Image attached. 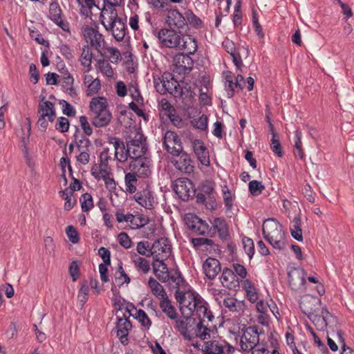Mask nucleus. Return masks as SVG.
Here are the masks:
<instances>
[{"label": "nucleus", "instance_id": "obj_59", "mask_svg": "<svg viewBox=\"0 0 354 354\" xmlns=\"http://www.w3.org/2000/svg\"><path fill=\"white\" fill-rule=\"evenodd\" d=\"M78 3L81 6L82 9L84 10L83 14L88 15V12L91 14V9L95 6L98 10H101L97 5L95 4L94 0H77Z\"/></svg>", "mask_w": 354, "mask_h": 354}, {"label": "nucleus", "instance_id": "obj_61", "mask_svg": "<svg viewBox=\"0 0 354 354\" xmlns=\"http://www.w3.org/2000/svg\"><path fill=\"white\" fill-rule=\"evenodd\" d=\"M101 88V82L98 78L94 79V81H91L87 86L86 95L88 96H92L99 92Z\"/></svg>", "mask_w": 354, "mask_h": 354}, {"label": "nucleus", "instance_id": "obj_53", "mask_svg": "<svg viewBox=\"0 0 354 354\" xmlns=\"http://www.w3.org/2000/svg\"><path fill=\"white\" fill-rule=\"evenodd\" d=\"M134 318L138 319L141 325L144 327L149 328L151 326L152 323L151 319L142 309L136 310V316H134Z\"/></svg>", "mask_w": 354, "mask_h": 354}, {"label": "nucleus", "instance_id": "obj_11", "mask_svg": "<svg viewBox=\"0 0 354 354\" xmlns=\"http://www.w3.org/2000/svg\"><path fill=\"white\" fill-rule=\"evenodd\" d=\"M222 46L232 57V62L236 66V68L241 69V68L243 66V63L240 53V50L243 48L245 53V57H248L250 55V50L248 46H242L241 47L239 46L236 48L233 41L228 38H225L222 43Z\"/></svg>", "mask_w": 354, "mask_h": 354}, {"label": "nucleus", "instance_id": "obj_33", "mask_svg": "<svg viewBox=\"0 0 354 354\" xmlns=\"http://www.w3.org/2000/svg\"><path fill=\"white\" fill-rule=\"evenodd\" d=\"M89 106L91 111L94 114L109 110L107 100L104 97H97L93 98L90 102Z\"/></svg>", "mask_w": 354, "mask_h": 354}, {"label": "nucleus", "instance_id": "obj_64", "mask_svg": "<svg viewBox=\"0 0 354 354\" xmlns=\"http://www.w3.org/2000/svg\"><path fill=\"white\" fill-rule=\"evenodd\" d=\"M66 233L69 240L73 243H77L80 241L79 234L73 225H68L66 227Z\"/></svg>", "mask_w": 354, "mask_h": 354}, {"label": "nucleus", "instance_id": "obj_57", "mask_svg": "<svg viewBox=\"0 0 354 354\" xmlns=\"http://www.w3.org/2000/svg\"><path fill=\"white\" fill-rule=\"evenodd\" d=\"M169 279L176 284V288H178L180 286H183L184 284H187L185 279L178 268H176L174 273L169 274Z\"/></svg>", "mask_w": 354, "mask_h": 354}, {"label": "nucleus", "instance_id": "obj_52", "mask_svg": "<svg viewBox=\"0 0 354 354\" xmlns=\"http://www.w3.org/2000/svg\"><path fill=\"white\" fill-rule=\"evenodd\" d=\"M81 207L82 212H88L93 207V201L92 196L88 193L83 194L80 198Z\"/></svg>", "mask_w": 354, "mask_h": 354}, {"label": "nucleus", "instance_id": "obj_39", "mask_svg": "<svg viewBox=\"0 0 354 354\" xmlns=\"http://www.w3.org/2000/svg\"><path fill=\"white\" fill-rule=\"evenodd\" d=\"M75 131L73 135V139L74 140V142L75 143L77 149H80L81 147H90L93 148L91 140L87 138L85 136L82 135L81 138L79 139L80 134V129L78 127L75 126Z\"/></svg>", "mask_w": 354, "mask_h": 354}, {"label": "nucleus", "instance_id": "obj_1", "mask_svg": "<svg viewBox=\"0 0 354 354\" xmlns=\"http://www.w3.org/2000/svg\"><path fill=\"white\" fill-rule=\"evenodd\" d=\"M263 238L276 250H282L286 247V233L283 226L275 219L269 218L263 224Z\"/></svg>", "mask_w": 354, "mask_h": 354}, {"label": "nucleus", "instance_id": "obj_20", "mask_svg": "<svg viewBox=\"0 0 354 354\" xmlns=\"http://www.w3.org/2000/svg\"><path fill=\"white\" fill-rule=\"evenodd\" d=\"M165 259H160L158 255L153 256V273L157 278L162 281L167 282L169 280V272L167 264L165 263Z\"/></svg>", "mask_w": 354, "mask_h": 354}, {"label": "nucleus", "instance_id": "obj_55", "mask_svg": "<svg viewBox=\"0 0 354 354\" xmlns=\"http://www.w3.org/2000/svg\"><path fill=\"white\" fill-rule=\"evenodd\" d=\"M160 106L161 110L165 112V114L169 118V120H172L174 113H176V109L167 100L162 99L160 102Z\"/></svg>", "mask_w": 354, "mask_h": 354}, {"label": "nucleus", "instance_id": "obj_54", "mask_svg": "<svg viewBox=\"0 0 354 354\" xmlns=\"http://www.w3.org/2000/svg\"><path fill=\"white\" fill-rule=\"evenodd\" d=\"M243 249L250 259H252L254 254V244L253 240L249 237L244 236L242 239Z\"/></svg>", "mask_w": 354, "mask_h": 354}, {"label": "nucleus", "instance_id": "obj_7", "mask_svg": "<svg viewBox=\"0 0 354 354\" xmlns=\"http://www.w3.org/2000/svg\"><path fill=\"white\" fill-rule=\"evenodd\" d=\"M127 151L130 152L131 158L149 155L147 137L140 131H137L133 138L129 137L127 140Z\"/></svg>", "mask_w": 354, "mask_h": 354}, {"label": "nucleus", "instance_id": "obj_45", "mask_svg": "<svg viewBox=\"0 0 354 354\" xmlns=\"http://www.w3.org/2000/svg\"><path fill=\"white\" fill-rule=\"evenodd\" d=\"M195 221L198 222V224L196 225L194 232L199 235L207 234L209 236H212L211 234V229L209 228V226L206 221L202 220L201 218H195Z\"/></svg>", "mask_w": 354, "mask_h": 354}, {"label": "nucleus", "instance_id": "obj_12", "mask_svg": "<svg viewBox=\"0 0 354 354\" xmlns=\"http://www.w3.org/2000/svg\"><path fill=\"white\" fill-rule=\"evenodd\" d=\"M306 273L301 268H291L288 271V281L291 289L303 291L306 289Z\"/></svg>", "mask_w": 354, "mask_h": 354}, {"label": "nucleus", "instance_id": "obj_60", "mask_svg": "<svg viewBox=\"0 0 354 354\" xmlns=\"http://www.w3.org/2000/svg\"><path fill=\"white\" fill-rule=\"evenodd\" d=\"M162 88L164 92H169L170 93H172V86H169V81H174V75L169 72H165L162 75Z\"/></svg>", "mask_w": 354, "mask_h": 354}, {"label": "nucleus", "instance_id": "obj_63", "mask_svg": "<svg viewBox=\"0 0 354 354\" xmlns=\"http://www.w3.org/2000/svg\"><path fill=\"white\" fill-rule=\"evenodd\" d=\"M118 241L121 246L129 249L132 246V241L126 232H120L118 236Z\"/></svg>", "mask_w": 354, "mask_h": 354}, {"label": "nucleus", "instance_id": "obj_13", "mask_svg": "<svg viewBox=\"0 0 354 354\" xmlns=\"http://www.w3.org/2000/svg\"><path fill=\"white\" fill-rule=\"evenodd\" d=\"M82 32L86 42L94 47L98 53H102L105 44L103 35L96 29L88 26H83Z\"/></svg>", "mask_w": 354, "mask_h": 354}, {"label": "nucleus", "instance_id": "obj_18", "mask_svg": "<svg viewBox=\"0 0 354 354\" xmlns=\"http://www.w3.org/2000/svg\"><path fill=\"white\" fill-rule=\"evenodd\" d=\"M133 198L142 207L148 209H153L157 204L153 192L147 188L138 192Z\"/></svg>", "mask_w": 354, "mask_h": 354}, {"label": "nucleus", "instance_id": "obj_40", "mask_svg": "<svg viewBox=\"0 0 354 354\" xmlns=\"http://www.w3.org/2000/svg\"><path fill=\"white\" fill-rule=\"evenodd\" d=\"M112 174L111 169L109 167H97L95 165L91 169V175L97 180L100 178L106 179Z\"/></svg>", "mask_w": 354, "mask_h": 354}, {"label": "nucleus", "instance_id": "obj_29", "mask_svg": "<svg viewBox=\"0 0 354 354\" xmlns=\"http://www.w3.org/2000/svg\"><path fill=\"white\" fill-rule=\"evenodd\" d=\"M112 118V115L109 110L95 114L92 120V124L95 127H104L107 126Z\"/></svg>", "mask_w": 354, "mask_h": 354}, {"label": "nucleus", "instance_id": "obj_31", "mask_svg": "<svg viewBox=\"0 0 354 354\" xmlns=\"http://www.w3.org/2000/svg\"><path fill=\"white\" fill-rule=\"evenodd\" d=\"M148 285L152 294L158 299L161 300L168 297L163 286L160 284L154 278L150 277L149 279Z\"/></svg>", "mask_w": 354, "mask_h": 354}, {"label": "nucleus", "instance_id": "obj_16", "mask_svg": "<svg viewBox=\"0 0 354 354\" xmlns=\"http://www.w3.org/2000/svg\"><path fill=\"white\" fill-rule=\"evenodd\" d=\"M220 280L222 285L229 290L237 291L240 288V279L234 272L228 268L223 270Z\"/></svg>", "mask_w": 354, "mask_h": 354}, {"label": "nucleus", "instance_id": "obj_38", "mask_svg": "<svg viewBox=\"0 0 354 354\" xmlns=\"http://www.w3.org/2000/svg\"><path fill=\"white\" fill-rule=\"evenodd\" d=\"M174 86V92L180 96H183L184 99L192 100L195 96V93L192 90L188 84L180 86L179 83H176Z\"/></svg>", "mask_w": 354, "mask_h": 354}, {"label": "nucleus", "instance_id": "obj_44", "mask_svg": "<svg viewBox=\"0 0 354 354\" xmlns=\"http://www.w3.org/2000/svg\"><path fill=\"white\" fill-rule=\"evenodd\" d=\"M322 316H323L324 319V322H326V327L327 326L335 328L337 326L338 319L336 316L333 315L330 313L327 307L324 306L322 308Z\"/></svg>", "mask_w": 354, "mask_h": 354}, {"label": "nucleus", "instance_id": "obj_49", "mask_svg": "<svg viewBox=\"0 0 354 354\" xmlns=\"http://www.w3.org/2000/svg\"><path fill=\"white\" fill-rule=\"evenodd\" d=\"M80 288L78 291V299L84 305L88 300V292L90 287L86 280H84L80 283Z\"/></svg>", "mask_w": 354, "mask_h": 354}, {"label": "nucleus", "instance_id": "obj_10", "mask_svg": "<svg viewBox=\"0 0 354 354\" xmlns=\"http://www.w3.org/2000/svg\"><path fill=\"white\" fill-rule=\"evenodd\" d=\"M129 168L131 172L138 177L147 178L150 174L151 160L149 155L140 156L138 158H131Z\"/></svg>", "mask_w": 354, "mask_h": 354}, {"label": "nucleus", "instance_id": "obj_24", "mask_svg": "<svg viewBox=\"0 0 354 354\" xmlns=\"http://www.w3.org/2000/svg\"><path fill=\"white\" fill-rule=\"evenodd\" d=\"M203 270L205 276L213 280L221 270V263L215 258L208 257L203 264Z\"/></svg>", "mask_w": 354, "mask_h": 354}, {"label": "nucleus", "instance_id": "obj_35", "mask_svg": "<svg viewBox=\"0 0 354 354\" xmlns=\"http://www.w3.org/2000/svg\"><path fill=\"white\" fill-rule=\"evenodd\" d=\"M184 37L185 36H183V39H181L183 44H180L179 48L185 50L187 51L185 54H188L189 55H194L198 49L196 39L188 35L187 38L184 39Z\"/></svg>", "mask_w": 354, "mask_h": 354}, {"label": "nucleus", "instance_id": "obj_19", "mask_svg": "<svg viewBox=\"0 0 354 354\" xmlns=\"http://www.w3.org/2000/svg\"><path fill=\"white\" fill-rule=\"evenodd\" d=\"M300 308L303 313H304L314 324L317 329L320 330H324L326 327V322L323 316H322V312L320 315H315L314 313L315 309L312 307L306 306V301L304 300L300 303Z\"/></svg>", "mask_w": 354, "mask_h": 354}, {"label": "nucleus", "instance_id": "obj_62", "mask_svg": "<svg viewBox=\"0 0 354 354\" xmlns=\"http://www.w3.org/2000/svg\"><path fill=\"white\" fill-rule=\"evenodd\" d=\"M59 104L62 106V112L64 115L68 117H74L75 115L76 111L75 108L67 101L61 100Z\"/></svg>", "mask_w": 354, "mask_h": 354}, {"label": "nucleus", "instance_id": "obj_56", "mask_svg": "<svg viewBox=\"0 0 354 354\" xmlns=\"http://www.w3.org/2000/svg\"><path fill=\"white\" fill-rule=\"evenodd\" d=\"M97 67L101 73L107 77H112L113 75V69L109 63L106 62L103 59H100L97 61Z\"/></svg>", "mask_w": 354, "mask_h": 354}, {"label": "nucleus", "instance_id": "obj_47", "mask_svg": "<svg viewBox=\"0 0 354 354\" xmlns=\"http://www.w3.org/2000/svg\"><path fill=\"white\" fill-rule=\"evenodd\" d=\"M62 10L57 1H53L49 6V19L53 21L62 17Z\"/></svg>", "mask_w": 354, "mask_h": 354}, {"label": "nucleus", "instance_id": "obj_27", "mask_svg": "<svg viewBox=\"0 0 354 354\" xmlns=\"http://www.w3.org/2000/svg\"><path fill=\"white\" fill-rule=\"evenodd\" d=\"M223 305L232 313H243L246 308L244 301H240L232 297H227L223 299Z\"/></svg>", "mask_w": 354, "mask_h": 354}, {"label": "nucleus", "instance_id": "obj_37", "mask_svg": "<svg viewBox=\"0 0 354 354\" xmlns=\"http://www.w3.org/2000/svg\"><path fill=\"white\" fill-rule=\"evenodd\" d=\"M301 218L299 216H295L293 218L292 225L290 227L291 236L298 241H303L302 230L301 228Z\"/></svg>", "mask_w": 354, "mask_h": 354}, {"label": "nucleus", "instance_id": "obj_48", "mask_svg": "<svg viewBox=\"0 0 354 354\" xmlns=\"http://www.w3.org/2000/svg\"><path fill=\"white\" fill-rule=\"evenodd\" d=\"M270 149L272 152L278 157L281 158L283 156L282 146L279 141V136L277 133H273V136L271 139Z\"/></svg>", "mask_w": 354, "mask_h": 354}, {"label": "nucleus", "instance_id": "obj_4", "mask_svg": "<svg viewBox=\"0 0 354 354\" xmlns=\"http://www.w3.org/2000/svg\"><path fill=\"white\" fill-rule=\"evenodd\" d=\"M102 24L108 31H111L114 39L118 41H122L126 35L127 27L123 21L122 19L118 17L117 10L112 9L110 10L109 19L106 21V19L103 15H101Z\"/></svg>", "mask_w": 354, "mask_h": 354}, {"label": "nucleus", "instance_id": "obj_22", "mask_svg": "<svg viewBox=\"0 0 354 354\" xmlns=\"http://www.w3.org/2000/svg\"><path fill=\"white\" fill-rule=\"evenodd\" d=\"M194 152L198 160L205 166H209L210 163L209 151L201 140L195 139L192 141Z\"/></svg>", "mask_w": 354, "mask_h": 354}, {"label": "nucleus", "instance_id": "obj_30", "mask_svg": "<svg viewBox=\"0 0 354 354\" xmlns=\"http://www.w3.org/2000/svg\"><path fill=\"white\" fill-rule=\"evenodd\" d=\"M160 307L162 311L171 319H176L178 313L175 307L171 304L168 297L160 300Z\"/></svg>", "mask_w": 354, "mask_h": 354}, {"label": "nucleus", "instance_id": "obj_41", "mask_svg": "<svg viewBox=\"0 0 354 354\" xmlns=\"http://www.w3.org/2000/svg\"><path fill=\"white\" fill-rule=\"evenodd\" d=\"M293 153L297 158L303 159L304 157V152L302 149L301 132L298 129L295 132Z\"/></svg>", "mask_w": 354, "mask_h": 354}, {"label": "nucleus", "instance_id": "obj_43", "mask_svg": "<svg viewBox=\"0 0 354 354\" xmlns=\"http://www.w3.org/2000/svg\"><path fill=\"white\" fill-rule=\"evenodd\" d=\"M187 319L188 317H185V319H178V318L176 319H174L176 322L175 327L180 333V334L184 337L185 339L191 340L192 336L191 335L190 332L187 328Z\"/></svg>", "mask_w": 354, "mask_h": 354}, {"label": "nucleus", "instance_id": "obj_9", "mask_svg": "<svg viewBox=\"0 0 354 354\" xmlns=\"http://www.w3.org/2000/svg\"><path fill=\"white\" fill-rule=\"evenodd\" d=\"M174 191L179 198L183 201H188L192 199L196 192L193 182L187 178H178L174 185Z\"/></svg>", "mask_w": 354, "mask_h": 354}, {"label": "nucleus", "instance_id": "obj_5", "mask_svg": "<svg viewBox=\"0 0 354 354\" xmlns=\"http://www.w3.org/2000/svg\"><path fill=\"white\" fill-rule=\"evenodd\" d=\"M195 311L200 320L196 325V335L201 339H205L207 338V336L209 337V332L212 331V329L208 324L203 325V322L205 321V319L208 322H212L214 317L209 308L203 303L195 309Z\"/></svg>", "mask_w": 354, "mask_h": 354}, {"label": "nucleus", "instance_id": "obj_14", "mask_svg": "<svg viewBox=\"0 0 354 354\" xmlns=\"http://www.w3.org/2000/svg\"><path fill=\"white\" fill-rule=\"evenodd\" d=\"M163 145L166 151L171 155H178L183 151L181 139L172 131H167L163 136Z\"/></svg>", "mask_w": 354, "mask_h": 354}, {"label": "nucleus", "instance_id": "obj_2", "mask_svg": "<svg viewBox=\"0 0 354 354\" xmlns=\"http://www.w3.org/2000/svg\"><path fill=\"white\" fill-rule=\"evenodd\" d=\"M263 333L262 328H259L257 326H248L241 337L240 346L241 351L244 352H252L255 354L256 351H265L270 352L263 346L259 344V335Z\"/></svg>", "mask_w": 354, "mask_h": 354}, {"label": "nucleus", "instance_id": "obj_36", "mask_svg": "<svg viewBox=\"0 0 354 354\" xmlns=\"http://www.w3.org/2000/svg\"><path fill=\"white\" fill-rule=\"evenodd\" d=\"M93 53L91 48L87 45L82 48V53L80 56V61L81 64L86 68L84 71L85 73H88L91 70V62H92Z\"/></svg>", "mask_w": 354, "mask_h": 354}, {"label": "nucleus", "instance_id": "obj_58", "mask_svg": "<svg viewBox=\"0 0 354 354\" xmlns=\"http://www.w3.org/2000/svg\"><path fill=\"white\" fill-rule=\"evenodd\" d=\"M192 124H193L194 128L200 129L201 131H205L207 129V116L205 114H203L198 118L193 120L192 121Z\"/></svg>", "mask_w": 354, "mask_h": 354}, {"label": "nucleus", "instance_id": "obj_26", "mask_svg": "<svg viewBox=\"0 0 354 354\" xmlns=\"http://www.w3.org/2000/svg\"><path fill=\"white\" fill-rule=\"evenodd\" d=\"M212 227L218 233V237L223 241L230 239L229 226L224 218L216 217L212 222Z\"/></svg>", "mask_w": 354, "mask_h": 354}, {"label": "nucleus", "instance_id": "obj_21", "mask_svg": "<svg viewBox=\"0 0 354 354\" xmlns=\"http://www.w3.org/2000/svg\"><path fill=\"white\" fill-rule=\"evenodd\" d=\"M174 61L178 73H188L193 68L194 61L188 54L178 53L174 57Z\"/></svg>", "mask_w": 354, "mask_h": 354}, {"label": "nucleus", "instance_id": "obj_46", "mask_svg": "<svg viewBox=\"0 0 354 354\" xmlns=\"http://www.w3.org/2000/svg\"><path fill=\"white\" fill-rule=\"evenodd\" d=\"M136 259L133 262L138 270H141L144 274H147L150 270L149 262L143 257L135 254Z\"/></svg>", "mask_w": 354, "mask_h": 354}, {"label": "nucleus", "instance_id": "obj_32", "mask_svg": "<svg viewBox=\"0 0 354 354\" xmlns=\"http://www.w3.org/2000/svg\"><path fill=\"white\" fill-rule=\"evenodd\" d=\"M243 288L245 290L246 297L251 303H255L259 299L257 289L253 283L248 279H245L242 282Z\"/></svg>", "mask_w": 354, "mask_h": 354}, {"label": "nucleus", "instance_id": "obj_51", "mask_svg": "<svg viewBox=\"0 0 354 354\" xmlns=\"http://www.w3.org/2000/svg\"><path fill=\"white\" fill-rule=\"evenodd\" d=\"M68 189H65L64 190H62L59 193L62 194V197L64 201H66L64 203V209L65 210H71L74 205L76 203V201L74 200L72 201L71 196L73 195V192H68Z\"/></svg>", "mask_w": 354, "mask_h": 354}, {"label": "nucleus", "instance_id": "obj_23", "mask_svg": "<svg viewBox=\"0 0 354 354\" xmlns=\"http://www.w3.org/2000/svg\"><path fill=\"white\" fill-rule=\"evenodd\" d=\"M152 248L160 259H167L171 253V244L168 238L162 237L155 241L152 244Z\"/></svg>", "mask_w": 354, "mask_h": 354}, {"label": "nucleus", "instance_id": "obj_25", "mask_svg": "<svg viewBox=\"0 0 354 354\" xmlns=\"http://www.w3.org/2000/svg\"><path fill=\"white\" fill-rule=\"evenodd\" d=\"M41 102L38 105L40 115L47 117L48 121L53 122L56 118L55 104L50 101H44L45 96L41 95Z\"/></svg>", "mask_w": 354, "mask_h": 354}, {"label": "nucleus", "instance_id": "obj_8", "mask_svg": "<svg viewBox=\"0 0 354 354\" xmlns=\"http://www.w3.org/2000/svg\"><path fill=\"white\" fill-rule=\"evenodd\" d=\"M183 36H185L184 34H180L169 28H162L157 34L161 46L169 48L180 47Z\"/></svg>", "mask_w": 354, "mask_h": 354}, {"label": "nucleus", "instance_id": "obj_34", "mask_svg": "<svg viewBox=\"0 0 354 354\" xmlns=\"http://www.w3.org/2000/svg\"><path fill=\"white\" fill-rule=\"evenodd\" d=\"M185 17L188 26H190L194 29H201L204 26V23L201 18L196 16L194 12L187 9L185 11Z\"/></svg>", "mask_w": 354, "mask_h": 354}, {"label": "nucleus", "instance_id": "obj_15", "mask_svg": "<svg viewBox=\"0 0 354 354\" xmlns=\"http://www.w3.org/2000/svg\"><path fill=\"white\" fill-rule=\"evenodd\" d=\"M116 325L115 328L117 329V336L120 339V342L123 345H127L129 344V331L132 328V324L130 322L127 314L124 313L122 317H116Z\"/></svg>", "mask_w": 354, "mask_h": 354}, {"label": "nucleus", "instance_id": "obj_17", "mask_svg": "<svg viewBox=\"0 0 354 354\" xmlns=\"http://www.w3.org/2000/svg\"><path fill=\"white\" fill-rule=\"evenodd\" d=\"M174 156H177L178 159L172 162L177 170L189 174L194 171V166L189 154L183 150L180 153Z\"/></svg>", "mask_w": 354, "mask_h": 354}, {"label": "nucleus", "instance_id": "obj_42", "mask_svg": "<svg viewBox=\"0 0 354 354\" xmlns=\"http://www.w3.org/2000/svg\"><path fill=\"white\" fill-rule=\"evenodd\" d=\"M137 176V175L132 172L125 174L124 182L126 190L130 194H133L136 191V184L138 182Z\"/></svg>", "mask_w": 354, "mask_h": 354}, {"label": "nucleus", "instance_id": "obj_50", "mask_svg": "<svg viewBox=\"0 0 354 354\" xmlns=\"http://www.w3.org/2000/svg\"><path fill=\"white\" fill-rule=\"evenodd\" d=\"M249 192L251 195L256 196L260 195L265 189V186L261 181L251 180L248 184Z\"/></svg>", "mask_w": 354, "mask_h": 354}, {"label": "nucleus", "instance_id": "obj_6", "mask_svg": "<svg viewBox=\"0 0 354 354\" xmlns=\"http://www.w3.org/2000/svg\"><path fill=\"white\" fill-rule=\"evenodd\" d=\"M165 24L168 28L177 31L180 34L185 35L189 30L185 13L182 14L178 9H170L165 17Z\"/></svg>", "mask_w": 354, "mask_h": 354}, {"label": "nucleus", "instance_id": "obj_3", "mask_svg": "<svg viewBox=\"0 0 354 354\" xmlns=\"http://www.w3.org/2000/svg\"><path fill=\"white\" fill-rule=\"evenodd\" d=\"M214 184L211 180H204L198 187V193L194 197L198 204H203L206 209L214 210L217 207Z\"/></svg>", "mask_w": 354, "mask_h": 354}, {"label": "nucleus", "instance_id": "obj_28", "mask_svg": "<svg viewBox=\"0 0 354 354\" xmlns=\"http://www.w3.org/2000/svg\"><path fill=\"white\" fill-rule=\"evenodd\" d=\"M186 308L190 311L191 313L195 311V309L203 303L202 298L198 293L194 291L192 288H189L187 292Z\"/></svg>", "mask_w": 354, "mask_h": 354}]
</instances>
